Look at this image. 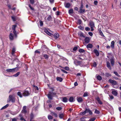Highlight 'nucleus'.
Returning <instances> with one entry per match:
<instances>
[{
    "label": "nucleus",
    "instance_id": "1",
    "mask_svg": "<svg viewBox=\"0 0 121 121\" xmlns=\"http://www.w3.org/2000/svg\"><path fill=\"white\" fill-rule=\"evenodd\" d=\"M44 32L49 35L51 36L52 37L54 36L55 39H57L59 36V34L58 33H56L53 35L50 33L46 29H44Z\"/></svg>",
    "mask_w": 121,
    "mask_h": 121
},
{
    "label": "nucleus",
    "instance_id": "2",
    "mask_svg": "<svg viewBox=\"0 0 121 121\" xmlns=\"http://www.w3.org/2000/svg\"><path fill=\"white\" fill-rule=\"evenodd\" d=\"M15 98L12 95H10L9 96V98L8 99L7 101L8 102L11 101L12 103H14L15 102Z\"/></svg>",
    "mask_w": 121,
    "mask_h": 121
},
{
    "label": "nucleus",
    "instance_id": "3",
    "mask_svg": "<svg viewBox=\"0 0 121 121\" xmlns=\"http://www.w3.org/2000/svg\"><path fill=\"white\" fill-rule=\"evenodd\" d=\"M108 81L109 82L111 83L113 85H116L117 84V82L115 80L109 79L108 80Z\"/></svg>",
    "mask_w": 121,
    "mask_h": 121
},
{
    "label": "nucleus",
    "instance_id": "4",
    "mask_svg": "<svg viewBox=\"0 0 121 121\" xmlns=\"http://www.w3.org/2000/svg\"><path fill=\"white\" fill-rule=\"evenodd\" d=\"M83 7V5L82 4H81V6L79 10V12L81 13H83L85 12V10L84 9H82Z\"/></svg>",
    "mask_w": 121,
    "mask_h": 121
},
{
    "label": "nucleus",
    "instance_id": "5",
    "mask_svg": "<svg viewBox=\"0 0 121 121\" xmlns=\"http://www.w3.org/2000/svg\"><path fill=\"white\" fill-rule=\"evenodd\" d=\"M23 94L24 96H27L29 95H30V93L29 91H24Z\"/></svg>",
    "mask_w": 121,
    "mask_h": 121
},
{
    "label": "nucleus",
    "instance_id": "6",
    "mask_svg": "<svg viewBox=\"0 0 121 121\" xmlns=\"http://www.w3.org/2000/svg\"><path fill=\"white\" fill-rule=\"evenodd\" d=\"M76 99L78 101L79 103H81L83 101L82 98L80 97H77Z\"/></svg>",
    "mask_w": 121,
    "mask_h": 121
},
{
    "label": "nucleus",
    "instance_id": "7",
    "mask_svg": "<svg viewBox=\"0 0 121 121\" xmlns=\"http://www.w3.org/2000/svg\"><path fill=\"white\" fill-rule=\"evenodd\" d=\"M81 61L78 60H77L75 59L74 61V63L76 66L79 65Z\"/></svg>",
    "mask_w": 121,
    "mask_h": 121
},
{
    "label": "nucleus",
    "instance_id": "8",
    "mask_svg": "<svg viewBox=\"0 0 121 121\" xmlns=\"http://www.w3.org/2000/svg\"><path fill=\"white\" fill-rule=\"evenodd\" d=\"M16 68L12 69H6V71L8 72H14L15 71Z\"/></svg>",
    "mask_w": 121,
    "mask_h": 121
},
{
    "label": "nucleus",
    "instance_id": "9",
    "mask_svg": "<svg viewBox=\"0 0 121 121\" xmlns=\"http://www.w3.org/2000/svg\"><path fill=\"white\" fill-rule=\"evenodd\" d=\"M90 39L88 37H86L85 38L84 41L85 43H88L90 41Z\"/></svg>",
    "mask_w": 121,
    "mask_h": 121
},
{
    "label": "nucleus",
    "instance_id": "10",
    "mask_svg": "<svg viewBox=\"0 0 121 121\" xmlns=\"http://www.w3.org/2000/svg\"><path fill=\"white\" fill-rule=\"evenodd\" d=\"M47 96L49 99H52L53 96L51 94V92H49Z\"/></svg>",
    "mask_w": 121,
    "mask_h": 121
},
{
    "label": "nucleus",
    "instance_id": "11",
    "mask_svg": "<svg viewBox=\"0 0 121 121\" xmlns=\"http://www.w3.org/2000/svg\"><path fill=\"white\" fill-rule=\"evenodd\" d=\"M23 109L22 111V113H26L27 111L26 110V106H24L23 107Z\"/></svg>",
    "mask_w": 121,
    "mask_h": 121
},
{
    "label": "nucleus",
    "instance_id": "12",
    "mask_svg": "<svg viewBox=\"0 0 121 121\" xmlns=\"http://www.w3.org/2000/svg\"><path fill=\"white\" fill-rule=\"evenodd\" d=\"M89 25L91 27H95L94 24L93 22L91 21H90L89 23Z\"/></svg>",
    "mask_w": 121,
    "mask_h": 121
},
{
    "label": "nucleus",
    "instance_id": "13",
    "mask_svg": "<svg viewBox=\"0 0 121 121\" xmlns=\"http://www.w3.org/2000/svg\"><path fill=\"white\" fill-rule=\"evenodd\" d=\"M64 5L66 8H69L70 7L71 4L69 3H65Z\"/></svg>",
    "mask_w": 121,
    "mask_h": 121
},
{
    "label": "nucleus",
    "instance_id": "14",
    "mask_svg": "<svg viewBox=\"0 0 121 121\" xmlns=\"http://www.w3.org/2000/svg\"><path fill=\"white\" fill-rule=\"evenodd\" d=\"M94 52L96 54V56H98L99 55V51L96 49H95L94 51Z\"/></svg>",
    "mask_w": 121,
    "mask_h": 121
},
{
    "label": "nucleus",
    "instance_id": "15",
    "mask_svg": "<svg viewBox=\"0 0 121 121\" xmlns=\"http://www.w3.org/2000/svg\"><path fill=\"white\" fill-rule=\"evenodd\" d=\"M11 18L13 21L15 22L18 19V18L16 16H13L11 17Z\"/></svg>",
    "mask_w": 121,
    "mask_h": 121
},
{
    "label": "nucleus",
    "instance_id": "16",
    "mask_svg": "<svg viewBox=\"0 0 121 121\" xmlns=\"http://www.w3.org/2000/svg\"><path fill=\"white\" fill-rule=\"evenodd\" d=\"M96 99L99 104H102V102H101L99 97H97Z\"/></svg>",
    "mask_w": 121,
    "mask_h": 121
},
{
    "label": "nucleus",
    "instance_id": "17",
    "mask_svg": "<svg viewBox=\"0 0 121 121\" xmlns=\"http://www.w3.org/2000/svg\"><path fill=\"white\" fill-rule=\"evenodd\" d=\"M111 63L112 65L113 66L114 64V59L112 58L110 59Z\"/></svg>",
    "mask_w": 121,
    "mask_h": 121
},
{
    "label": "nucleus",
    "instance_id": "18",
    "mask_svg": "<svg viewBox=\"0 0 121 121\" xmlns=\"http://www.w3.org/2000/svg\"><path fill=\"white\" fill-rule=\"evenodd\" d=\"M10 39L11 40H12L13 39V35L12 33H11L10 34L9 36Z\"/></svg>",
    "mask_w": 121,
    "mask_h": 121
},
{
    "label": "nucleus",
    "instance_id": "19",
    "mask_svg": "<svg viewBox=\"0 0 121 121\" xmlns=\"http://www.w3.org/2000/svg\"><path fill=\"white\" fill-rule=\"evenodd\" d=\"M78 35L79 36L81 37H83L85 38V36H84V35L82 33L80 32L78 34Z\"/></svg>",
    "mask_w": 121,
    "mask_h": 121
},
{
    "label": "nucleus",
    "instance_id": "20",
    "mask_svg": "<svg viewBox=\"0 0 121 121\" xmlns=\"http://www.w3.org/2000/svg\"><path fill=\"white\" fill-rule=\"evenodd\" d=\"M115 42L114 41H112L111 43V47L112 48H114V44Z\"/></svg>",
    "mask_w": 121,
    "mask_h": 121
},
{
    "label": "nucleus",
    "instance_id": "21",
    "mask_svg": "<svg viewBox=\"0 0 121 121\" xmlns=\"http://www.w3.org/2000/svg\"><path fill=\"white\" fill-rule=\"evenodd\" d=\"M86 47L87 48H91L93 47V45L91 43H89L87 45Z\"/></svg>",
    "mask_w": 121,
    "mask_h": 121
},
{
    "label": "nucleus",
    "instance_id": "22",
    "mask_svg": "<svg viewBox=\"0 0 121 121\" xmlns=\"http://www.w3.org/2000/svg\"><path fill=\"white\" fill-rule=\"evenodd\" d=\"M107 65V67L110 70L111 69V68L110 65V63L108 62H107L106 63Z\"/></svg>",
    "mask_w": 121,
    "mask_h": 121
},
{
    "label": "nucleus",
    "instance_id": "23",
    "mask_svg": "<svg viewBox=\"0 0 121 121\" xmlns=\"http://www.w3.org/2000/svg\"><path fill=\"white\" fill-rule=\"evenodd\" d=\"M112 94L116 96L117 95V93L116 91H113L112 92Z\"/></svg>",
    "mask_w": 121,
    "mask_h": 121
},
{
    "label": "nucleus",
    "instance_id": "24",
    "mask_svg": "<svg viewBox=\"0 0 121 121\" xmlns=\"http://www.w3.org/2000/svg\"><path fill=\"white\" fill-rule=\"evenodd\" d=\"M56 79L57 81H59L60 82H62L63 80V79L62 78L59 77H57Z\"/></svg>",
    "mask_w": 121,
    "mask_h": 121
},
{
    "label": "nucleus",
    "instance_id": "25",
    "mask_svg": "<svg viewBox=\"0 0 121 121\" xmlns=\"http://www.w3.org/2000/svg\"><path fill=\"white\" fill-rule=\"evenodd\" d=\"M43 55L44 58L46 59H48L49 57V55H48L47 54H43Z\"/></svg>",
    "mask_w": 121,
    "mask_h": 121
},
{
    "label": "nucleus",
    "instance_id": "26",
    "mask_svg": "<svg viewBox=\"0 0 121 121\" xmlns=\"http://www.w3.org/2000/svg\"><path fill=\"white\" fill-rule=\"evenodd\" d=\"M62 101L64 102H66L67 101V99L66 97H64L62 99Z\"/></svg>",
    "mask_w": 121,
    "mask_h": 121
},
{
    "label": "nucleus",
    "instance_id": "27",
    "mask_svg": "<svg viewBox=\"0 0 121 121\" xmlns=\"http://www.w3.org/2000/svg\"><path fill=\"white\" fill-rule=\"evenodd\" d=\"M20 72H17L16 74L14 75H13V76L15 77H17L20 74Z\"/></svg>",
    "mask_w": 121,
    "mask_h": 121
},
{
    "label": "nucleus",
    "instance_id": "28",
    "mask_svg": "<svg viewBox=\"0 0 121 121\" xmlns=\"http://www.w3.org/2000/svg\"><path fill=\"white\" fill-rule=\"evenodd\" d=\"M74 100L73 98V97H71L69 98V101L71 102H72Z\"/></svg>",
    "mask_w": 121,
    "mask_h": 121
},
{
    "label": "nucleus",
    "instance_id": "29",
    "mask_svg": "<svg viewBox=\"0 0 121 121\" xmlns=\"http://www.w3.org/2000/svg\"><path fill=\"white\" fill-rule=\"evenodd\" d=\"M17 95L19 96L20 97L22 98V96L21 92H18L17 93Z\"/></svg>",
    "mask_w": 121,
    "mask_h": 121
},
{
    "label": "nucleus",
    "instance_id": "30",
    "mask_svg": "<svg viewBox=\"0 0 121 121\" xmlns=\"http://www.w3.org/2000/svg\"><path fill=\"white\" fill-rule=\"evenodd\" d=\"M13 33L15 35V36L16 38L17 36V34L16 33V32L15 30H13Z\"/></svg>",
    "mask_w": 121,
    "mask_h": 121
},
{
    "label": "nucleus",
    "instance_id": "31",
    "mask_svg": "<svg viewBox=\"0 0 121 121\" xmlns=\"http://www.w3.org/2000/svg\"><path fill=\"white\" fill-rule=\"evenodd\" d=\"M59 117L60 119H62L64 115L63 114H60L59 115Z\"/></svg>",
    "mask_w": 121,
    "mask_h": 121
},
{
    "label": "nucleus",
    "instance_id": "32",
    "mask_svg": "<svg viewBox=\"0 0 121 121\" xmlns=\"http://www.w3.org/2000/svg\"><path fill=\"white\" fill-rule=\"evenodd\" d=\"M97 79L99 80H100L102 79L101 77L99 75L97 77Z\"/></svg>",
    "mask_w": 121,
    "mask_h": 121
},
{
    "label": "nucleus",
    "instance_id": "33",
    "mask_svg": "<svg viewBox=\"0 0 121 121\" xmlns=\"http://www.w3.org/2000/svg\"><path fill=\"white\" fill-rule=\"evenodd\" d=\"M85 51L82 49H80L79 50V52L80 53H83Z\"/></svg>",
    "mask_w": 121,
    "mask_h": 121
},
{
    "label": "nucleus",
    "instance_id": "34",
    "mask_svg": "<svg viewBox=\"0 0 121 121\" xmlns=\"http://www.w3.org/2000/svg\"><path fill=\"white\" fill-rule=\"evenodd\" d=\"M95 119V117H93L90 118L88 121H94Z\"/></svg>",
    "mask_w": 121,
    "mask_h": 121
},
{
    "label": "nucleus",
    "instance_id": "35",
    "mask_svg": "<svg viewBox=\"0 0 121 121\" xmlns=\"http://www.w3.org/2000/svg\"><path fill=\"white\" fill-rule=\"evenodd\" d=\"M114 73L115 75L119 77H120V76L116 72H114Z\"/></svg>",
    "mask_w": 121,
    "mask_h": 121
},
{
    "label": "nucleus",
    "instance_id": "36",
    "mask_svg": "<svg viewBox=\"0 0 121 121\" xmlns=\"http://www.w3.org/2000/svg\"><path fill=\"white\" fill-rule=\"evenodd\" d=\"M68 12L69 14L72 13H73V9H71L69 10Z\"/></svg>",
    "mask_w": 121,
    "mask_h": 121
},
{
    "label": "nucleus",
    "instance_id": "37",
    "mask_svg": "<svg viewBox=\"0 0 121 121\" xmlns=\"http://www.w3.org/2000/svg\"><path fill=\"white\" fill-rule=\"evenodd\" d=\"M51 114L52 115H54V116L55 117H57V114H56V113H55L54 112H51Z\"/></svg>",
    "mask_w": 121,
    "mask_h": 121
},
{
    "label": "nucleus",
    "instance_id": "38",
    "mask_svg": "<svg viewBox=\"0 0 121 121\" xmlns=\"http://www.w3.org/2000/svg\"><path fill=\"white\" fill-rule=\"evenodd\" d=\"M41 48L43 50L44 48L46 49L47 48L45 45H43L42 46Z\"/></svg>",
    "mask_w": 121,
    "mask_h": 121
},
{
    "label": "nucleus",
    "instance_id": "39",
    "mask_svg": "<svg viewBox=\"0 0 121 121\" xmlns=\"http://www.w3.org/2000/svg\"><path fill=\"white\" fill-rule=\"evenodd\" d=\"M17 27L16 25H14L12 27V29L13 30H15V28Z\"/></svg>",
    "mask_w": 121,
    "mask_h": 121
},
{
    "label": "nucleus",
    "instance_id": "40",
    "mask_svg": "<svg viewBox=\"0 0 121 121\" xmlns=\"http://www.w3.org/2000/svg\"><path fill=\"white\" fill-rule=\"evenodd\" d=\"M79 65L81 67H83L84 66V64L83 63H82L81 61Z\"/></svg>",
    "mask_w": 121,
    "mask_h": 121
},
{
    "label": "nucleus",
    "instance_id": "41",
    "mask_svg": "<svg viewBox=\"0 0 121 121\" xmlns=\"http://www.w3.org/2000/svg\"><path fill=\"white\" fill-rule=\"evenodd\" d=\"M63 68L67 70H69V67L68 66H66L65 67Z\"/></svg>",
    "mask_w": 121,
    "mask_h": 121
},
{
    "label": "nucleus",
    "instance_id": "42",
    "mask_svg": "<svg viewBox=\"0 0 121 121\" xmlns=\"http://www.w3.org/2000/svg\"><path fill=\"white\" fill-rule=\"evenodd\" d=\"M15 49L14 48H13L12 49V55H13L15 52Z\"/></svg>",
    "mask_w": 121,
    "mask_h": 121
},
{
    "label": "nucleus",
    "instance_id": "43",
    "mask_svg": "<svg viewBox=\"0 0 121 121\" xmlns=\"http://www.w3.org/2000/svg\"><path fill=\"white\" fill-rule=\"evenodd\" d=\"M30 121H31V120L34 117V115L32 113H31L30 114Z\"/></svg>",
    "mask_w": 121,
    "mask_h": 121
},
{
    "label": "nucleus",
    "instance_id": "44",
    "mask_svg": "<svg viewBox=\"0 0 121 121\" xmlns=\"http://www.w3.org/2000/svg\"><path fill=\"white\" fill-rule=\"evenodd\" d=\"M48 119L50 120L52 119L53 117L51 115H48Z\"/></svg>",
    "mask_w": 121,
    "mask_h": 121
},
{
    "label": "nucleus",
    "instance_id": "45",
    "mask_svg": "<svg viewBox=\"0 0 121 121\" xmlns=\"http://www.w3.org/2000/svg\"><path fill=\"white\" fill-rule=\"evenodd\" d=\"M62 108L60 107H57L56 108V109L58 110H61Z\"/></svg>",
    "mask_w": 121,
    "mask_h": 121
},
{
    "label": "nucleus",
    "instance_id": "46",
    "mask_svg": "<svg viewBox=\"0 0 121 121\" xmlns=\"http://www.w3.org/2000/svg\"><path fill=\"white\" fill-rule=\"evenodd\" d=\"M95 113L96 114H99V112L98 110L96 109L95 110Z\"/></svg>",
    "mask_w": 121,
    "mask_h": 121
},
{
    "label": "nucleus",
    "instance_id": "47",
    "mask_svg": "<svg viewBox=\"0 0 121 121\" xmlns=\"http://www.w3.org/2000/svg\"><path fill=\"white\" fill-rule=\"evenodd\" d=\"M110 100L113 99L114 98V97L112 95H109Z\"/></svg>",
    "mask_w": 121,
    "mask_h": 121
},
{
    "label": "nucleus",
    "instance_id": "48",
    "mask_svg": "<svg viewBox=\"0 0 121 121\" xmlns=\"http://www.w3.org/2000/svg\"><path fill=\"white\" fill-rule=\"evenodd\" d=\"M86 113V112L85 111L84 112H82L81 113H80V115H83L85 114Z\"/></svg>",
    "mask_w": 121,
    "mask_h": 121
},
{
    "label": "nucleus",
    "instance_id": "49",
    "mask_svg": "<svg viewBox=\"0 0 121 121\" xmlns=\"http://www.w3.org/2000/svg\"><path fill=\"white\" fill-rule=\"evenodd\" d=\"M85 121V118L84 117L80 119V121Z\"/></svg>",
    "mask_w": 121,
    "mask_h": 121
},
{
    "label": "nucleus",
    "instance_id": "50",
    "mask_svg": "<svg viewBox=\"0 0 121 121\" xmlns=\"http://www.w3.org/2000/svg\"><path fill=\"white\" fill-rule=\"evenodd\" d=\"M78 23L79 24H81L82 22V21L80 19H79L78 21Z\"/></svg>",
    "mask_w": 121,
    "mask_h": 121
},
{
    "label": "nucleus",
    "instance_id": "51",
    "mask_svg": "<svg viewBox=\"0 0 121 121\" xmlns=\"http://www.w3.org/2000/svg\"><path fill=\"white\" fill-rule=\"evenodd\" d=\"M29 7H30V9L32 10H34V9L32 7L30 4L28 5Z\"/></svg>",
    "mask_w": 121,
    "mask_h": 121
},
{
    "label": "nucleus",
    "instance_id": "52",
    "mask_svg": "<svg viewBox=\"0 0 121 121\" xmlns=\"http://www.w3.org/2000/svg\"><path fill=\"white\" fill-rule=\"evenodd\" d=\"M106 75L107 77H108L109 76H111V74L109 73H106Z\"/></svg>",
    "mask_w": 121,
    "mask_h": 121
},
{
    "label": "nucleus",
    "instance_id": "53",
    "mask_svg": "<svg viewBox=\"0 0 121 121\" xmlns=\"http://www.w3.org/2000/svg\"><path fill=\"white\" fill-rule=\"evenodd\" d=\"M99 33H100V35H101V36H103V37H104V35L103 34V33L101 31H99Z\"/></svg>",
    "mask_w": 121,
    "mask_h": 121
},
{
    "label": "nucleus",
    "instance_id": "54",
    "mask_svg": "<svg viewBox=\"0 0 121 121\" xmlns=\"http://www.w3.org/2000/svg\"><path fill=\"white\" fill-rule=\"evenodd\" d=\"M51 19V17L50 16H49L48 18H47V19L48 20L50 21V20Z\"/></svg>",
    "mask_w": 121,
    "mask_h": 121
},
{
    "label": "nucleus",
    "instance_id": "55",
    "mask_svg": "<svg viewBox=\"0 0 121 121\" xmlns=\"http://www.w3.org/2000/svg\"><path fill=\"white\" fill-rule=\"evenodd\" d=\"M88 96L87 93H85L84 94L83 96L84 97L87 96Z\"/></svg>",
    "mask_w": 121,
    "mask_h": 121
},
{
    "label": "nucleus",
    "instance_id": "56",
    "mask_svg": "<svg viewBox=\"0 0 121 121\" xmlns=\"http://www.w3.org/2000/svg\"><path fill=\"white\" fill-rule=\"evenodd\" d=\"M78 49V48L77 47H75L73 48V50L74 51H76Z\"/></svg>",
    "mask_w": 121,
    "mask_h": 121
},
{
    "label": "nucleus",
    "instance_id": "57",
    "mask_svg": "<svg viewBox=\"0 0 121 121\" xmlns=\"http://www.w3.org/2000/svg\"><path fill=\"white\" fill-rule=\"evenodd\" d=\"M61 71L63 72L64 73H68V72H67L66 71L63 70V69H61Z\"/></svg>",
    "mask_w": 121,
    "mask_h": 121
},
{
    "label": "nucleus",
    "instance_id": "58",
    "mask_svg": "<svg viewBox=\"0 0 121 121\" xmlns=\"http://www.w3.org/2000/svg\"><path fill=\"white\" fill-rule=\"evenodd\" d=\"M90 110L89 109L86 108L85 111L86 113L88 112Z\"/></svg>",
    "mask_w": 121,
    "mask_h": 121
},
{
    "label": "nucleus",
    "instance_id": "59",
    "mask_svg": "<svg viewBox=\"0 0 121 121\" xmlns=\"http://www.w3.org/2000/svg\"><path fill=\"white\" fill-rule=\"evenodd\" d=\"M85 30L86 31H89L90 30V28L88 27H86L85 28Z\"/></svg>",
    "mask_w": 121,
    "mask_h": 121
},
{
    "label": "nucleus",
    "instance_id": "60",
    "mask_svg": "<svg viewBox=\"0 0 121 121\" xmlns=\"http://www.w3.org/2000/svg\"><path fill=\"white\" fill-rule=\"evenodd\" d=\"M93 66L94 67H95L96 66V63L95 62H94L93 64Z\"/></svg>",
    "mask_w": 121,
    "mask_h": 121
},
{
    "label": "nucleus",
    "instance_id": "61",
    "mask_svg": "<svg viewBox=\"0 0 121 121\" xmlns=\"http://www.w3.org/2000/svg\"><path fill=\"white\" fill-rule=\"evenodd\" d=\"M88 34L89 35L91 36H92L93 35V33L91 32H89Z\"/></svg>",
    "mask_w": 121,
    "mask_h": 121
},
{
    "label": "nucleus",
    "instance_id": "62",
    "mask_svg": "<svg viewBox=\"0 0 121 121\" xmlns=\"http://www.w3.org/2000/svg\"><path fill=\"white\" fill-rule=\"evenodd\" d=\"M30 3L32 4H33L34 3V0H30Z\"/></svg>",
    "mask_w": 121,
    "mask_h": 121
},
{
    "label": "nucleus",
    "instance_id": "63",
    "mask_svg": "<svg viewBox=\"0 0 121 121\" xmlns=\"http://www.w3.org/2000/svg\"><path fill=\"white\" fill-rule=\"evenodd\" d=\"M40 26H42L43 25V22L42 21H40Z\"/></svg>",
    "mask_w": 121,
    "mask_h": 121
},
{
    "label": "nucleus",
    "instance_id": "64",
    "mask_svg": "<svg viewBox=\"0 0 121 121\" xmlns=\"http://www.w3.org/2000/svg\"><path fill=\"white\" fill-rule=\"evenodd\" d=\"M51 94L53 96V95H56V93H54L53 92H51Z\"/></svg>",
    "mask_w": 121,
    "mask_h": 121
}]
</instances>
